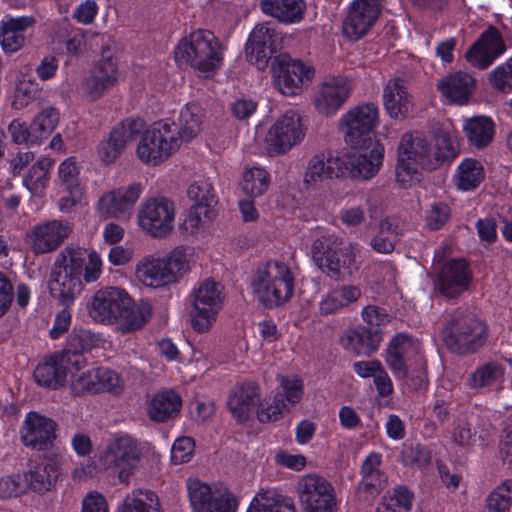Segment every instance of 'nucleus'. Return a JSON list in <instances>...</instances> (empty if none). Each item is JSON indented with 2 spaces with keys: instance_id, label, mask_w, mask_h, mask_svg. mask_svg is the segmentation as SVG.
I'll return each mask as SVG.
<instances>
[{
  "instance_id": "nucleus-1",
  "label": "nucleus",
  "mask_w": 512,
  "mask_h": 512,
  "mask_svg": "<svg viewBox=\"0 0 512 512\" xmlns=\"http://www.w3.org/2000/svg\"><path fill=\"white\" fill-rule=\"evenodd\" d=\"M458 154L456 139L447 131L428 137L421 131L405 132L397 146L396 180L407 188L420 180L421 170L435 171Z\"/></svg>"
},
{
  "instance_id": "nucleus-2",
  "label": "nucleus",
  "mask_w": 512,
  "mask_h": 512,
  "mask_svg": "<svg viewBox=\"0 0 512 512\" xmlns=\"http://www.w3.org/2000/svg\"><path fill=\"white\" fill-rule=\"evenodd\" d=\"M142 456V448L135 438L128 434H117L97 456L96 467H77L73 476L82 480L91 477L98 469L116 475L121 484L129 485L141 466Z\"/></svg>"
},
{
  "instance_id": "nucleus-3",
  "label": "nucleus",
  "mask_w": 512,
  "mask_h": 512,
  "mask_svg": "<svg viewBox=\"0 0 512 512\" xmlns=\"http://www.w3.org/2000/svg\"><path fill=\"white\" fill-rule=\"evenodd\" d=\"M384 361L394 377L411 390L427 385V363L421 344L405 333H398L388 343Z\"/></svg>"
},
{
  "instance_id": "nucleus-4",
  "label": "nucleus",
  "mask_w": 512,
  "mask_h": 512,
  "mask_svg": "<svg viewBox=\"0 0 512 512\" xmlns=\"http://www.w3.org/2000/svg\"><path fill=\"white\" fill-rule=\"evenodd\" d=\"M192 255V249L183 245L163 256L145 255L135 265V279L144 287L153 289L177 283L190 270Z\"/></svg>"
},
{
  "instance_id": "nucleus-5",
  "label": "nucleus",
  "mask_w": 512,
  "mask_h": 512,
  "mask_svg": "<svg viewBox=\"0 0 512 512\" xmlns=\"http://www.w3.org/2000/svg\"><path fill=\"white\" fill-rule=\"evenodd\" d=\"M295 276L288 264L271 260L258 266L249 287L254 298L267 308L283 305L293 296Z\"/></svg>"
},
{
  "instance_id": "nucleus-6",
  "label": "nucleus",
  "mask_w": 512,
  "mask_h": 512,
  "mask_svg": "<svg viewBox=\"0 0 512 512\" xmlns=\"http://www.w3.org/2000/svg\"><path fill=\"white\" fill-rule=\"evenodd\" d=\"M311 253L316 265L332 279L346 280L358 271V243L346 242L334 234H324L314 240Z\"/></svg>"
},
{
  "instance_id": "nucleus-7",
  "label": "nucleus",
  "mask_w": 512,
  "mask_h": 512,
  "mask_svg": "<svg viewBox=\"0 0 512 512\" xmlns=\"http://www.w3.org/2000/svg\"><path fill=\"white\" fill-rule=\"evenodd\" d=\"M179 65H189L200 76H212L222 65L223 48L208 30H197L179 41L174 50Z\"/></svg>"
},
{
  "instance_id": "nucleus-8",
  "label": "nucleus",
  "mask_w": 512,
  "mask_h": 512,
  "mask_svg": "<svg viewBox=\"0 0 512 512\" xmlns=\"http://www.w3.org/2000/svg\"><path fill=\"white\" fill-rule=\"evenodd\" d=\"M85 257L83 248L66 247L53 265L49 290L62 305H71L82 290L81 275Z\"/></svg>"
},
{
  "instance_id": "nucleus-9",
  "label": "nucleus",
  "mask_w": 512,
  "mask_h": 512,
  "mask_svg": "<svg viewBox=\"0 0 512 512\" xmlns=\"http://www.w3.org/2000/svg\"><path fill=\"white\" fill-rule=\"evenodd\" d=\"M223 302V287L220 283L205 279L195 286L190 294L192 329L199 334L210 332L217 322Z\"/></svg>"
},
{
  "instance_id": "nucleus-10",
  "label": "nucleus",
  "mask_w": 512,
  "mask_h": 512,
  "mask_svg": "<svg viewBox=\"0 0 512 512\" xmlns=\"http://www.w3.org/2000/svg\"><path fill=\"white\" fill-rule=\"evenodd\" d=\"M181 147L176 127L168 120L157 121L145 130L137 144L138 159L149 166H157Z\"/></svg>"
},
{
  "instance_id": "nucleus-11",
  "label": "nucleus",
  "mask_w": 512,
  "mask_h": 512,
  "mask_svg": "<svg viewBox=\"0 0 512 512\" xmlns=\"http://www.w3.org/2000/svg\"><path fill=\"white\" fill-rule=\"evenodd\" d=\"M176 206L166 197H151L140 206L137 215L139 229L153 239H165L175 230Z\"/></svg>"
},
{
  "instance_id": "nucleus-12",
  "label": "nucleus",
  "mask_w": 512,
  "mask_h": 512,
  "mask_svg": "<svg viewBox=\"0 0 512 512\" xmlns=\"http://www.w3.org/2000/svg\"><path fill=\"white\" fill-rule=\"evenodd\" d=\"M380 123L378 106L373 102L355 105L341 115L338 129L343 140L351 147L358 148L366 144L365 137Z\"/></svg>"
},
{
  "instance_id": "nucleus-13",
  "label": "nucleus",
  "mask_w": 512,
  "mask_h": 512,
  "mask_svg": "<svg viewBox=\"0 0 512 512\" xmlns=\"http://www.w3.org/2000/svg\"><path fill=\"white\" fill-rule=\"evenodd\" d=\"M302 512H337L339 500L331 482L318 474L302 476L296 486Z\"/></svg>"
},
{
  "instance_id": "nucleus-14",
  "label": "nucleus",
  "mask_w": 512,
  "mask_h": 512,
  "mask_svg": "<svg viewBox=\"0 0 512 512\" xmlns=\"http://www.w3.org/2000/svg\"><path fill=\"white\" fill-rule=\"evenodd\" d=\"M305 137V128L298 112L289 110L279 116L268 129L264 144L270 155H281L299 144Z\"/></svg>"
},
{
  "instance_id": "nucleus-15",
  "label": "nucleus",
  "mask_w": 512,
  "mask_h": 512,
  "mask_svg": "<svg viewBox=\"0 0 512 512\" xmlns=\"http://www.w3.org/2000/svg\"><path fill=\"white\" fill-rule=\"evenodd\" d=\"M143 187L139 183L117 187L104 192L97 200L95 209L101 219L129 220L134 213Z\"/></svg>"
},
{
  "instance_id": "nucleus-16",
  "label": "nucleus",
  "mask_w": 512,
  "mask_h": 512,
  "mask_svg": "<svg viewBox=\"0 0 512 512\" xmlns=\"http://www.w3.org/2000/svg\"><path fill=\"white\" fill-rule=\"evenodd\" d=\"M353 82L344 75L325 77L315 88L312 103L322 116L332 117L349 99Z\"/></svg>"
},
{
  "instance_id": "nucleus-17",
  "label": "nucleus",
  "mask_w": 512,
  "mask_h": 512,
  "mask_svg": "<svg viewBox=\"0 0 512 512\" xmlns=\"http://www.w3.org/2000/svg\"><path fill=\"white\" fill-rule=\"evenodd\" d=\"M485 325L469 315L453 318L443 330V338L447 346L455 352L474 351L483 342Z\"/></svg>"
},
{
  "instance_id": "nucleus-18",
  "label": "nucleus",
  "mask_w": 512,
  "mask_h": 512,
  "mask_svg": "<svg viewBox=\"0 0 512 512\" xmlns=\"http://www.w3.org/2000/svg\"><path fill=\"white\" fill-rule=\"evenodd\" d=\"M275 87L287 96L300 94L314 77V68L300 60L280 58L272 65Z\"/></svg>"
},
{
  "instance_id": "nucleus-19",
  "label": "nucleus",
  "mask_w": 512,
  "mask_h": 512,
  "mask_svg": "<svg viewBox=\"0 0 512 512\" xmlns=\"http://www.w3.org/2000/svg\"><path fill=\"white\" fill-rule=\"evenodd\" d=\"M346 161L330 152L312 156L303 174V183L308 190H319L329 180L346 175Z\"/></svg>"
},
{
  "instance_id": "nucleus-20",
  "label": "nucleus",
  "mask_w": 512,
  "mask_h": 512,
  "mask_svg": "<svg viewBox=\"0 0 512 512\" xmlns=\"http://www.w3.org/2000/svg\"><path fill=\"white\" fill-rule=\"evenodd\" d=\"M380 0H354L342 24V33L350 41L365 36L381 13Z\"/></svg>"
},
{
  "instance_id": "nucleus-21",
  "label": "nucleus",
  "mask_w": 512,
  "mask_h": 512,
  "mask_svg": "<svg viewBox=\"0 0 512 512\" xmlns=\"http://www.w3.org/2000/svg\"><path fill=\"white\" fill-rule=\"evenodd\" d=\"M144 124L139 119H125L115 126L97 148L100 161L105 165L114 163L122 154L127 143L141 132Z\"/></svg>"
},
{
  "instance_id": "nucleus-22",
  "label": "nucleus",
  "mask_w": 512,
  "mask_h": 512,
  "mask_svg": "<svg viewBox=\"0 0 512 512\" xmlns=\"http://www.w3.org/2000/svg\"><path fill=\"white\" fill-rule=\"evenodd\" d=\"M360 147L361 150L346 161V174L355 179L369 180L378 174L383 164L385 148L379 140L371 139Z\"/></svg>"
},
{
  "instance_id": "nucleus-23",
  "label": "nucleus",
  "mask_w": 512,
  "mask_h": 512,
  "mask_svg": "<svg viewBox=\"0 0 512 512\" xmlns=\"http://www.w3.org/2000/svg\"><path fill=\"white\" fill-rule=\"evenodd\" d=\"M127 295L128 293L119 287H104L97 290L87 306L89 316L101 324H114Z\"/></svg>"
},
{
  "instance_id": "nucleus-24",
  "label": "nucleus",
  "mask_w": 512,
  "mask_h": 512,
  "mask_svg": "<svg viewBox=\"0 0 512 512\" xmlns=\"http://www.w3.org/2000/svg\"><path fill=\"white\" fill-rule=\"evenodd\" d=\"M72 231L69 222L50 220L36 224L28 233L32 250L38 254L49 253L57 249Z\"/></svg>"
},
{
  "instance_id": "nucleus-25",
  "label": "nucleus",
  "mask_w": 512,
  "mask_h": 512,
  "mask_svg": "<svg viewBox=\"0 0 512 512\" xmlns=\"http://www.w3.org/2000/svg\"><path fill=\"white\" fill-rule=\"evenodd\" d=\"M505 45L496 28L484 31L465 54L469 64L478 69L488 68L505 52Z\"/></svg>"
},
{
  "instance_id": "nucleus-26",
  "label": "nucleus",
  "mask_w": 512,
  "mask_h": 512,
  "mask_svg": "<svg viewBox=\"0 0 512 512\" xmlns=\"http://www.w3.org/2000/svg\"><path fill=\"white\" fill-rule=\"evenodd\" d=\"M55 427V422L50 418L30 411L25 416L21 439L26 446L44 450L55 438Z\"/></svg>"
},
{
  "instance_id": "nucleus-27",
  "label": "nucleus",
  "mask_w": 512,
  "mask_h": 512,
  "mask_svg": "<svg viewBox=\"0 0 512 512\" xmlns=\"http://www.w3.org/2000/svg\"><path fill=\"white\" fill-rule=\"evenodd\" d=\"M382 455L370 452L361 465V481L358 484L357 495L362 501H370L376 497L386 485V476L381 470Z\"/></svg>"
},
{
  "instance_id": "nucleus-28",
  "label": "nucleus",
  "mask_w": 512,
  "mask_h": 512,
  "mask_svg": "<svg viewBox=\"0 0 512 512\" xmlns=\"http://www.w3.org/2000/svg\"><path fill=\"white\" fill-rule=\"evenodd\" d=\"M471 278L472 274L465 260H450L439 273V291L446 297H456L468 289Z\"/></svg>"
},
{
  "instance_id": "nucleus-29",
  "label": "nucleus",
  "mask_w": 512,
  "mask_h": 512,
  "mask_svg": "<svg viewBox=\"0 0 512 512\" xmlns=\"http://www.w3.org/2000/svg\"><path fill=\"white\" fill-rule=\"evenodd\" d=\"M274 29L268 23L256 25L251 31L247 44L246 55L248 60L258 69H264L268 65L271 55L274 53L273 37Z\"/></svg>"
},
{
  "instance_id": "nucleus-30",
  "label": "nucleus",
  "mask_w": 512,
  "mask_h": 512,
  "mask_svg": "<svg viewBox=\"0 0 512 512\" xmlns=\"http://www.w3.org/2000/svg\"><path fill=\"white\" fill-rule=\"evenodd\" d=\"M36 20L31 15L12 17L5 15L0 21V44L5 52L14 53L20 50L25 42V33L32 28Z\"/></svg>"
},
{
  "instance_id": "nucleus-31",
  "label": "nucleus",
  "mask_w": 512,
  "mask_h": 512,
  "mask_svg": "<svg viewBox=\"0 0 512 512\" xmlns=\"http://www.w3.org/2000/svg\"><path fill=\"white\" fill-rule=\"evenodd\" d=\"M152 317V306L147 301L135 302L128 294L122 304L117 321V331L126 334L143 328Z\"/></svg>"
},
{
  "instance_id": "nucleus-32",
  "label": "nucleus",
  "mask_w": 512,
  "mask_h": 512,
  "mask_svg": "<svg viewBox=\"0 0 512 512\" xmlns=\"http://www.w3.org/2000/svg\"><path fill=\"white\" fill-rule=\"evenodd\" d=\"M69 359V354H54L39 363L33 374L37 384L50 389L64 385L69 373Z\"/></svg>"
},
{
  "instance_id": "nucleus-33",
  "label": "nucleus",
  "mask_w": 512,
  "mask_h": 512,
  "mask_svg": "<svg viewBox=\"0 0 512 512\" xmlns=\"http://www.w3.org/2000/svg\"><path fill=\"white\" fill-rule=\"evenodd\" d=\"M381 340L377 331L358 326L347 329L340 338V344L355 355L370 356L378 350Z\"/></svg>"
},
{
  "instance_id": "nucleus-34",
  "label": "nucleus",
  "mask_w": 512,
  "mask_h": 512,
  "mask_svg": "<svg viewBox=\"0 0 512 512\" xmlns=\"http://www.w3.org/2000/svg\"><path fill=\"white\" fill-rule=\"evenodd\" d=\"M21 474L23 482L26 484V493L35 492L43 494L55 485L59 471L57 463L47 459L37 463Z\"/></svg>"
},
{
  "instance_id": "nucleus-35",
  "label": "nucleus",
  "mask_w": 512,
  "mask_h": 512,
  "mask_svg": "<svg viewBox=\"0 0 512 512\" xmlns=\"http://www.w3.org/2000/svg\"><path fill=\"white\" fill-rule=\"evenodd\" d=\"M260 7L264 14L285 25L301 22L306 12L305 0H261Z\"/></svg>"
},
{
  "instance_id": "nucleus-36",
  "label": "nucleus",
  "mask_w": 512,
  "mask_h": 512,
  "mask_svg": "<svg viewBox=\"0 0 512 512\" xmlns=\"http://www.w3.org/2000/svg\"><path fill=\"white\" fill-rule=\"evenodd\" d=\"M383 105L393 119H403L412 107L411 96L403 81L390 79L383 89Z\"/></svg>"
},
{
  "instance_id": "nucleus-37",
  "label": "nucleus",
  "mask_w": 512,
  "mask_h": 512,
  "mask_svg": "<svg viewBox=\"0 0 512 512\" xmlns=\"http://www.w3.org/2000/svg\"><path fill=\"white\" fill-rule=\"evenodd\" d=\"M474 86V78L464 72L449 74L437 84L438 90L448 102L460 105L467 102L473 92Z\"/></svg>"
},
{
  "instance_id": "nucleus-38",
  "label": "nucleus",
  "mask_w": 512,
  "mask_h": 512,
  "mask_svg": "<svg viewBox=\"0 0 512 512\" xmlns=\"http://www.w3.org/2000/svg\"><path fill=\"white\" fill-rule=\"evenodd\" d=\"M259 399V387L254 382H245L233 387L228 397V407L238 421L248 418Z\"/></svg>"
},
{
  "instance_id": "nucleus-39",
  "label": "nucleus",
  "mask_w": 512,
  "mask_h": 512,
  "mask_svg": "<svg viewBox=\"0 0 512 512\" xmlns=\"http://www.w3.org/2000/svg\"><path fill=\"white\" fill-rule=\"evenodd\" d=\"M361 297V289L356 285H338L323 294L318 303L321 315L333 314L356 302Z\"/></svg>"
},
{
  "instance_id": "nucleus-40",
  "label": "nucleus",
  "mask_w": 512,
  "mask_h": 512,
  "mask_svg": "<svg viewBox=\"0 0 512 512\" xmlns=\"http://www.w3.org/2000/svg\"><path fill=\"white\" fill-rule=\"evenodd\" d=\"M205 123V111L195 102L187 103L179 113L178 129H176L177 138L180 145L183 142H190L203 129Z\"/></svg>"
},
{
  "instance_id": "nucleus-41",
  "label": "nucleus",
  "mask_w": 512,
  "mask_h": 512,
  "mask_svg": "<svg viewBox=\"0 0 512 512\" xmlns=\"http://www.w3.org/2000/svg\"><path fill=\"white\" fill-rule=\"evenodd\" d=\"M463 132L471 146L481 149L492 142L495 124L490 117L474 116L463 120Z\"/></svg>"
},
{
  "instance_id": "nucleus-42",
  "label": "nucleus",
  "mask_w": 512,
  "mask_h": 512,
  "mask_svg": "<svg viewBox=\"0 0 512 512\" xmlns=\"http://www.w3.org/2000/svg\"><path fill=\"white\" fill-rule=\"evenodd\" d=\"M181 398L173 390L158 392L151 399L148 415L155 422H165L178 414L181 408Z\"/></svg>"
},
{
  "instance_id": "nucleus-43",
  "label": "nucleus",
  "mask_w": 512,
  "mask_h": 512,
  "mask_svg": "<svg viewBox=\"0 0 512 512\" xmlns=\"http://www.w3.org/2000/svg\"><path fill=\"white\" fill-rule=\"evenodd\" d=\"M484 176V168L478 160L465 158L455 169L453 183L459 191H471L481 184Z\"/></svg>"
},
{
  "instance_id": "nucleus-44",
  "label": "nucleus",
  "mask_w": 512,
  "mask_h": 512,
  "mask_svg": "<svg viewBox=\"0 0 512 512\" xmlns=\"http://www.w3.org/2000/svg\"><path fill=\"white\" fill-rule=\"evenodd\" d=\"M85 365L84 359H69L71 390L75 395L97 393L98 368L83 370Z\"/></svg>"
},
{
  "instance_id": "nucleus-45",
  "label": "nucleus",
  "mask_w": 512,
  "mask_h": 512,
  "mask_svg": "<svg viewBox=\"0 0 512 512\" xmlns=\"http://www.w3.org/2000/svg\"><path fill=\"white\" fill-rule=\"evenodd\" d=\"M270 181V174L265 168L247 167L242 172L240 189L250 198L260 197L269 189Z\"/></svg>"
},
{
  "instance_id": "nucleus-46",
  "label": "nucleus",
  "mask_w": 512,
  "mask_h": 512,
  "mask_svg": "<svg viewBox=\"0 0 512 512\" xmlns=\"http://www.w3.org/2000/svg\"><path fill=\"white\" fill-rule=\"evenodd\" d=\"M401 236V228L399 221L393 217H387L380 222L377 235L371 241V247L378 253L389 254L399 241Z\"/></svg>"
},
{
  "instance_id": "nucleus-47",
  "label": "nucleus",
  "mask_w": 512,
  "mask_h": 512,
  "mask_svg": "<svg viewBox=\"0 0 512 512\" xmlns=\"http://www.w3.org/2000/svg\"><path fill=\"white\" fill-rule=\"evenodd\" d=\"M158 496L148 489H134L126 495L120 512H160Z\"/></svg>"
},
{
  "instance_id": "nucleus-48",
  "label": "nucleus",
  "mask_w": 512,
  "mask_h": 512,
  "mask_svg": "<svg viewBox=\"0 0 512 512\" xmlns=\"http://www.w3.org/2000/svg\"><path fill=\"white\" fill-rule=\"evenodd\" d=\"M246 512H295L294 505L282 501L274 490H262L252 499Z\"/></svg>"
},
{
  "instance_id": "nucleus-49",
  "label": "nucleus",
  "mask_w": 512,
  "mask_h": 512,
  "mask_svg": "<svg viewBox=\"0 0 512 512\" xmlns=\"http://www.w3.org/2000/svg\"><path fill=\"white\" fill-rule=\"evenodd\" d=\"M187 196L193 202L192 207L214 211L217 198L209 179H199L193 182L187 190Z\"/></svg>"
},
{
  "instance_id": "nucleus-50",
  "label": "nucleus",
  "mask_w": 512,
  "mask_h": 512,
  "mask_svg": "<svg viewBox=\"0 0 512 512\" xmlns=\"http://www.w3.org/2000/svg\"><path fill=\"white\" fill-rule=\"evenodd\" d=\"M53 165V160L48 157H43L34 163L24 177V185L33 194H40L43 192L49 181V171Z\"/></svg>"
},
{
  "instance_id": "nucleus-51",
  "label": "nucleus",
  "mask_w": 512,
  "mask_h": 512,
  "mask_svg": "<svg viewBox=\"0 0 512 512\" xmlns=\"http://www.w3.org/2000/svg\"><path fill=\"white\" fill-rule=\"evenodd\" d=\"M90 72L110 88L115 87L121 77L117 61L109 50L102 51L101 58Z\"/></svg>"
},
{
  "instance_id": "nucleus-52",
  "label": "nucleus",
  "mask_w": 512,
  "mask_h": 512,
  "mask_svg": "<svg viewBox=\"0 0 512 512\" xmlns=\"http://www.w3.org/2000/svg\"><path fill=\"white\" fill-rule=\"evenodd\" d=\"M451 218L450 205L440 199H434L424 210V224L429 230L436 231L444 227Z\"/></svg>"
},
{
  "instance_id": "nucleus-53",
  "label": "nucleus",
  "mask_w": 512,
  "mask_h": 512,
  "mask_svg": "<svg viewBox=\"0 0 512 512\" xmlns=\"http://www.w3.org/2000/svg\"><path fill=\"white\" fill-rule=\"evenodd\" d=\"M81 167L76 158L68 157L63 160L57 170V180L61 187L65 190H71L74 194L83 190L80 181Z\"/></svg>"
},
{
  "instance_id": "nucleus-54",
  "label": "nucleus",
  "mask_w": 512,
  "mask_h": 512,
  "mask_svg": "<svg viewBox=\"0 0 512 512\" xmlns=\"http://www.w3.org/2000/svg\"><path fill=\"white\" fill-rule=\"evenodd\" d=\"M214 216V211L191 206L188 215L179 226L180 232L186 237L197 236L204 231L206 224L210 222Z\"/></svg>"
},
{
  "instance_id": "nucleus-55",
  "label": "nucleus",
  "mask_w": 512,
  "mask_h": 512,
  "mask_svg": "<svg viewBox=\"0 0 512 512\" xmlns=\"http://www.w3.org/2000/svg\"><path fill=\"white\" fill-rule=\"evenodd\" d=\"M102 342L99 335L91 332L90 330H79L73 332L68 339L69 356L72 360L83 359L79 354L90 351L98 347Z\"/></svg>"
},
{
  "instance_id": "nucleus-56",
  "label": "nucleus",
  "mask_w": 512,
  "mask_h": 512,
  "mask_svg": "<svg viewBox=\"0 0 512 512\" xmlns=\"http://www.w3.org/2000/svg\"><path fill=\"white\" fill-rule=\"evenodd\" d=\"M59 111L53 107L43 109L31 121L30 128L40 143L57 127L59 123Z\"/></svg>"
},
{
  "instance_id": "nucleus-57",
  "label": "nucleus",
  "mask_w": 512,
  "mask_h": 512,
  "mask_svg": "<svg viewBox=\"0 0 512 512\" xmlns=\"http://www.w3.org/2000/svg\"><path fill=\"white\" fill-rule=\"evenodd\" d=\"M280 391L276 394L284 399L288 408L293 407L302 399L304 392V384L298 376H277Z\"/></svg>"
},
{
  "instance_id": "nucleus-58",
  "label": "nucleus",
  "mask_w": 512,
  "mask_h": 512,
  "mask_svg": "<svg viewBox=\"0 0 512 512\" xmlns=\"http://www.w3.org/2000/svg\"><path fill=\"white\" fill-rule=\"evenodd\" d=\"M486 505L489 512H506L512 506V480L506 479L488 495Z\"/></svg>"
},
{
  "instance_id": "nucleus-59",
  "label": "nucleus",
  "mask_w": 512,
  "mask_h": 512,
  "mask_svg": "<svg viewBox=\"0 0 512 512\" xmlns=\"http://www.w3.org/2000/svg\"><path fill=\"white\" fill-rule=\"evenodd\" d=\"M187 490L193 509L199 512H205V509L214 498V489L198 479H189Z\"/></svg>"
},
{
  "instance_id": "nucleus-60",
  "label": "nucleus",
  "mask_w": 512,
  "mask_h": 512,
  "mask_svg": "<svg viewBox=\"0 0 512 512\" xmlns=\"http://www.w3.org/2000/svg\"><path fill=\"white\" fill-rule=\"evenodd\" d=\"M504 368L497 363H488L479 367L470 377L473 388H482L502 382Z\"/></svg>"
},
{
  "instance_id": "nucleus-61",
  "label": "nucleus",
  "mask_w": 512,
  "mask_h": 512,
  "mask_svg": "<svg viewBox=\"0 0 512 512\" xmlns=\"http://www.w3.org/2000/svg\"><path fill=\"white\" fill-rule=\"evenodd\" d=\"M111 88L91 72L76 87L77 95L85 102H95L101 99Z\"/></svg>"
},
{
  "instance_id": "nucleus-62",
  "label": "nucleus",
  "mask_w": 512,
  "mask_h": 512,
  "mask_svg": "<svg viewBox=\"0 0 512 512\" xmlns=\"http://www.w3.org/2000/svg\"><path fill=\"white\" fill-rule=\"evenodd\" d=\"M97 393L109 392L120 395L125 389L124 380L114 370L107 367H98Z\"/></svg>"
},
{
  "instance_id": "nucleus-63",
  "label": "nucleus",
  "mask_w": 512,
  "mask_h": 512,
  "mask_svg": "<svg viewBox=\"0 0 512 512\" xmlns=\"http://www.w3.org/2000/svg\"><path fill=\"white\" fill-rule=\"evenodd\" d=\"M238 505V499L229 489L214 488V498L205 512H236Z\"/></svg>"
},
{
  "instance_id": "nucleus-64",
  "label": "nucleus",
  "mask_w": 512,
  "mask_h": 512,
  "mask_svg": "<svg viewBox=\"0 0 512 512\" xmlns=\"http://www.w3.org/2000/svg\"><path fill=\"white\" fill-rule=\"evenodd\" d=\"M493 88L504 93L512 92V57L505 63L498 65L488 75Z\"/></svg>"
}]
</instances>
